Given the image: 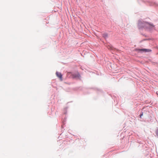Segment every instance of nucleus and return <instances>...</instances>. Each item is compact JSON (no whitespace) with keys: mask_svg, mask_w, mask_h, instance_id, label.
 I'll return each mask as SVG.
<instances>
[{"mask_svg":"<svg viewBox=\"0 0 158 158\" xmlns=\"http://www.w3.org/2000/svg\"><path fill=\"white\" fill-rule=\"evenodd\" d=\"M145 25L147 28H151L154 27V26L153 25L151 24L148 23H146Z\"/></svg>","mask_w":158,"mask_h":158,"instance_id":"f257e3e1","label":"nucleus"},{"mask_svg":"<svg viewBox=\"0 0 158 158\" xmlns=\"http://www.w3.org/2000/svg\"><path fill=\"white\" fill-rule=\"evenodd\" d=\"M56 75L57 77H58L59 78H60V79L61 81L62 80V74L60 73L57 72L56 73Z\"/></svg>","mask_w":158,"mask_h":158,"instance_id":"f03ea898","label":"nucleus"},{"mask_svg":"<svg viewBox=\"0 0 158 158\" xmlns=\"http://www.w3.org/2000/svg\"><path fill=\"white\" fill-rule=\"evenodd\" d=\"M73 78H78L80 77L79 74L78 73L77 74H74L73 75Z\"/></svg>","mask_w":158,"mask_h":158,"instance_id":"7ed1b4c3","label":"nucleus"},{"mask_svg":"<svg viewBox=\"0 0 158 158\" xmlns=\"http://www.w3.org/2000/svg\"><path fill=\"white\" fill-rule=\"evenodd\" d=\"M140 50L145 52H149L151 51L150 50L148 49H142Z\"/></svg>","mask_w":158,"mask_h":158,"instance_id":"20e7f679","label":"nucleus"},{"mask_svg":"<svg viewBox=\"0 0 158 158\" xmlns=\"http://www.w3.org/2000/svg\"><path fill=\"white\" fill-rule=\"evenodd\" d=\"M103 37L106 38L108 37V35L107 33H104L103 34Z\"/></svg>","mask_w":158,"mask_h":158,"instance_id":"39448f33","label":"nucleus"},{"mask_svg":"<svg viewBox=\"0 0 158 158\" xmlns=\"http://www.w3.org/2000/svg\"><path fill=\"white\" fill-rule=\"evenodd\" d=\"M143 115V114H141L140 115V118H141V116Z\"/></svg>","mask_w":158,"mask_h":158,"instance_id":"423d86ee","label":"nucleus"}]
</instances>
